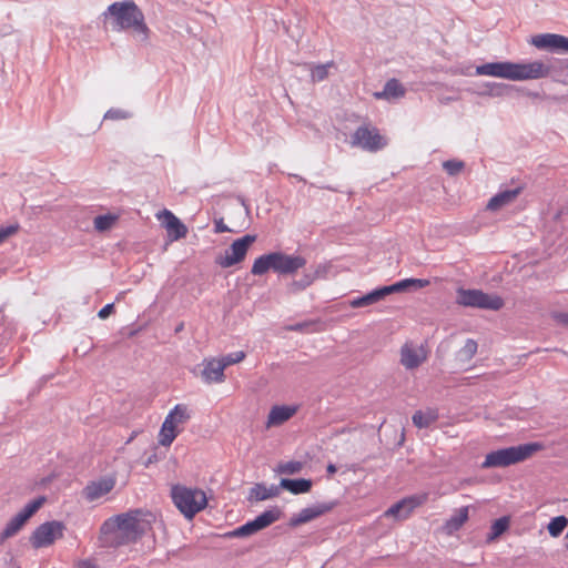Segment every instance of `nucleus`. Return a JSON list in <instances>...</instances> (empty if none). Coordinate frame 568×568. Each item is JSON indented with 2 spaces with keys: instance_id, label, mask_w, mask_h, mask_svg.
<instances>
[{
  "instance_id": "nucleus-1",
  "label": "nucleus",
  "mask_w": 568,
  "mask_h": 568,
  "mask_svg": "<svg viewBox=\"0 0 568 568\" xmlns=\"http://www.w3.org/2000/svg\"><path fill=\"white\" fill-rule=\"evenodd\" d=\"M105 24L115 32L130 31L136 42L149 44L151 30L142 10L133 0L111 3L102 13Z\"/></svg>"
},
{
  "instance_id": "nucleus-2",
  "label": "nucleus",
  "mask_w": 568,
  "mask_h": 568,
  "mask_svg": "<svg viewBox=\"0 0 568 568\" xmlns=\"http://www.w3.org/2000/svg\"><path fill=\"white\" fill-rule=\"evenodd\" d=\"M549 68L540 61L517 63L510 61L488 62L476 68L477 75H487L511 81L536 80L547 77Z\"/></svg>"
},
{
  "instance_id": "nucleus-3",
  "label": "nucleus",
  "mask_w": 568,
  "mask_h": 568,
  "mask_svg": "<svg viewBox=\"0 0 568 568\" xmlns=\"http://www.w3.org/2000/svg\"><path fill=\"white\" fill-rule=\"evenodd\" d=\"M305 265L306 258L302 255L273 251L256 257L253 262L251 273L254 276H262L273 271L278 276H288L295 274Z\"/></svg>"
},
{
  "instance_id": "nucleus-4",
  "label": "nucleus",
  "mask_w": 568,
  "mask_h": 568,
  "mask_svg": "<svg viewBox=\"0 0 568 568\" xmlns=\"http://www.w3.org/2000/svg\"><path fill=\"white\" fill-rule=\"evenodd\" d=\"M141 511H130L114 516L102 525L103 532H110L112 541L116 545L133 542L146 530L148 523L140 518Z\"/></svg>"
},
{
  "instance_id": "nucleus-5",
  "label": "nucleus",
  "mask_w": 568,
  "mask_h": 568,
  "mask_svg": "<svg viewBox=\"0 0 568 568\" xmlns=\"http://www.w3.org/2000/svg\"><path fill=\"white\" fill-rule=\"evenodd\" d=\"M542 449L540 443H526L518 446L493 450L485 456L481 468L508 467L524 462Z\"/></svg>"
},
{
  "instance_id": "nucleus-6",
  "label": "nucleus",
  "mask_w": 568,
  "mask_h": 568,
  "mask_svg": "<svg viewBox=\"0 0 568 568\" xmlns=\"http://www.w3.org/2000/svg\"><path fill=\"white\" fill-rule=\"evenodd\" d=\"M171 497L175 507L187 519H192L207 505L205 493L199 488L174 485L171 489Z\"/></svg>"
},
{
  "instance_id": "nucleus-7",
  "label": "nucleus",
  "mask_w": 568,
  "mask_h": 568,
  "mask_svg": "<svg viewBox=\"0 0 568 568\" xmlns=\"http://www.w3.org/2000/svg\"><path fill=\"white\" fill-rule=\"evenodd\" d=\"M388 144L379 130L367 123L358 126L351 136V145L368 152H377Z\"/></svg>"
},
{
  "instance_id": "nucleus-8",
  "label": "nucleus",
  "mask_w": 568,
  "mask_h": 568,
  "mask_svg": "<svg viewBox=\"0 0 568 568\" xmlns=\"http://www.w3.org/2000/svg\"><path fill=\"white\" fill-rule=\"evenodd\" d=\"M191 418L186 405L178 404L166 415L159 434V443L162 446H170L176 438L179 425L185 424Z\"/></svg>"
},
{
  "instance_id": "nucleus-9",
  "label": "nucleus",
  "mask_w": 568,
  "mask_h": 568,
  "mask_svg": "<svg viewBox=\"0 0 568 568\" xmlns=\"http://www.w3.org/2000/svg\"><path fill=\"white\" fill-rule=\"evenodd\" d=\"M457 303L467 307L498 311L504 306V301L496 294H487L480 290L457 291Z\"/></svg>"
},
{
  "instance_id": "nucleus-10",
  "label": "nucleus",
  "mask_w": 568,
  "mask_h": 568,
  "mask_svg": "<svg viewBox=\"0 0 568 568\" xmlns=\"http://www.w3.org/2000/svg\"><path fill=\"white\" fill-rule=\"evenodd\" d=\"M65 526L58 520L45 521L38 526L30 536L33 548L40 549L51 546L55 540L63 537Z\"/></svg>"
},
{
  "instance_id": "nucleus-11",
  "label": "nucleus",
  "mask_w": 568,
  "mask_h": 568,
  "mask_svg": "<svg viewBox=\"0 0 568 568\" xmlns=\"http://www.w3.org/2000/svg\"><path fill=\"white\" fill-rule=\"evenodd\" d=\"M282 516V511L278 507H272L261 515H258L255 519L247 521L246 524L235 528L234 530L229 532L230 537H247L256 534L257 531L268 527L273 523L277 521Z\"/></svg>"
},
{
  "instance_id": "nucleus-12",
  "label": "nucleus",
  "mask_w": 568,
  "mask_h": 568,
  "mask_svg": "<svg viewBox=\"0 0 568 568\" xmlns=\"http://www.w3.org/2000/svg\"><path fill=\"white\" fill-rule=\"evenodd\" d=\"M427 500L428 493L407 496L386 509L383 514V517L393 518L394 520L398 521L406 520L412 516L416 508L424 505Z\"/></svg>"
},
{
  "instance_id": "nucleus-13",
  "label": "nucleus",
  "mask_w": 568,
  "mask_h": 568,
  "mask_svg": "<svg viewBox=\"0 0 568 568\" xmlns=\"http://www.w3.org/2000/svg\"><path fill=\"white\" fill-rule=\"evenodd\" d=\"M256 241V236L246 234L241 239L235 240L231 246L225 250L223 255H219L215 263L223 268H229L235 264L241 263L250 248V246Z\"/></svg>"
},
{
  "instance_id": "nucleus-14",
  "label": "nucleus",
  "mask_w": 568,
  "mask_h": 568,
  "mask_svg": "<svg viewBox=\"0 0 568 568\" xmlns=\"http://www.w3.org/2000/svg\"><path fill=\"white\" fill-rule=\"evenodd\" d=\"M44 497H39L28 503L16 516H13L0 534V540L3 541L17 535L28 519L43 505Z\"/></svg>"
},
{
  "instance_id": "nucleus-15",
  "label": "nucleus",
  "mask_w": 568,
  "mask_h": 568,
  "mask_svg": "<svg viewBox=\"0 0 568 568\" xmlns=\"http://www.w3.org/2000/svg\"><path fill=\"white\" fill-rule=\"evenodd\" d=\"M427 359V351L423 345L405 343L400 348V364L406 369H415Z\"/></svg>"
},
{
  "instance_id": "nucleus-16",
  "label": "nucleus",
  "mask_w": 568,
  "mask_h": 568,
  "mask_svg": "<svg viewBox=\"0 0 568 568\" xmlns=\"http://www.w3.org/2000/svg\"><path fill=\"white\" fill-rule=\"evenodd\" d=\"M530 43L537 49H548L552 52H568V38L556 33L534 36Z\"/></svg>"
},
{
  "instance_id": "nucleus-17",
  "label": "nucleus",
  "mask_w": 568,
  "mask_h": 568,
  "mask_svg": "<svg viewBox=\"0 0 568 568\" xmlns=\"http://www.w3.org/2000/svg\"><path fill=\"white\" fill-rule=\"evenodd\" d=\"M156 217L166 229L171 241H178L186 236L187 227L170 210L164 209L156 214Z\"/></svg>"
},
{
  "instance_id": "nucleus-18",
  "label": "nucleus",
  "mask_w": 568,
  "mask_h": 568,
  "mask_svg": "<svg viewBox=\"0 0 568 568\" xmlns=\"http://www.w3.org/2000/svg\"><path fill=\"white\" fill-rule=\"evenodd\" d=\"M337 501L317 503L310 507L303 508L295 517L291 519L292 526H298L308 523L336 507Z\"/></svg>"
},
{
  "instance_id": "nucleus-19",
  "label": "nucleus",
  "mask_w": 568,
  "mask_h": 568,
  "mask_svg": "<svg viewBox=\"0 0 568 568\" xmlns=\"http://www.w3.org/2000/svg\"><path fill=\"white\" fill-rule=\"evenodd\" d=\"M115 486L113 477H102L90 481L82 490V496L88 501H94L109 494Z\"/></svg>"
},
{
  "instance_id": "nucleus-20",
  "label": "nucleus",
  "mask_w": 568,
  "mask_h": 568,
  "mask_svg": "<svg viewBox=\"0 0 568 568\" xmlns=\"http://www.w3.org/2000/svg\"><path fill=\"white\" fill-rule=\"evenodd\" d=\"M224 365L220 358L203 361L202 379L207 383H222L224 381Z\"/></svg>"
},
{
  "instance_id": "nucleus-21",
  "label": "nucleus",
  "mask_w": 568,
  "mask_h": 568,
  "mask_svg": "<svg viewBox=\"0 0 568 568\" xmlns=\"http://www.w3.org/2000/svg\"><path fill=\"white\" fill-rule=\"evenodd\" d=\"M429 284L428 280L423 278H405L402 281H398L392 285L382 286L385 296L393 294V293H399L408 290H419L423 287H426Z\"/></svg>"
},
{
  "instance_id": "nucleus-22",
  "label": "nucleus",
  "mask_w": 568,
  "mask_h": 568,
  "mask_svg": "<svg viewBox=\"0 0 568 568\" xmlns=\"http://www.w3.org/2000/svg\"><path fill=\"white\" fill-rule=\"evenodd\" d=\"M429 284L428 280L423 278H405L402 281H398L392 285L382 286L385 296L393 294V293H399L408 290H419L423 287H426Z\"/></svg>"
},
{
  "instance_id": "nucleus-23",
  "label": "nucleus",
  "mask_w": 568,
  "mask_h": 568,
  "mask_svg": "<svg viewBox=\"0 0 568 568\" xmlns=\"http://www.w3.org/2000/svg\"><path fill=\"white\" fill-rule=\"evenodd\" d=\"M297 408L295 406H273L268 413L266 427L278 426L288 420Z\"/></svg>"
},
{
  "instance_id": "nucleus-24",
  "label": "nucleus",
  "mask_w": 568,
  "mask_h": 568,
  "mask_svg": "<svg viewBox=\"0 0 568 568\" xmlns=\"http://www.w3.org/2000/svg\"><path fill=\"white\" fill-rule=\"evenodd\" d=\"M468 506L458 508L443 525V531L452 536L468 520Z\"/></svg>"
},
{
  "instance_id": "nucleus-25",
  "label": "nucleus",
  "mask_w": 568,
  "mask_h": 568,
  "mask_svg": "<svg viewBox=\"0 0 568 568\" xmlns=\"http://www.w3.org/2000/svg\"><path fill=\"white\" fill-rule=\"evenodd\" d=\"M405 95V88L397 79L388 80L383 91L375 92L374 97L378 100L398 99Z\"/></svg>"
},
{
  "instance_id": "nucleus-26",
  "label": "nucleus",
  "mask_w": 568,
  "mask_h": 568,
  "mask_svg": "<svg viewBox=\"0 0 568 568\" xmlns=\"http://www.w3.org/2000/svg\"><path fill=\"white\" fill-rule=\"evenodd\" d=\"M519 193L520 187L501 191L489 200L487 209L490 211H496L503 207L504 205L513 202L519 195Z\"/></svg>"
},
{
  "instance_id": "nucleus-27",
  "label": "nucleus",
  "mask_w": 568,
  "mask_h": 568,
  "mask_svg": "<svg viewBox=\"0 0 568 568\" xmlns=\"http://www.w3.org/2000/svg\"><path fill=\"white\" fill-rule=\"evenodd\" d=\"M280 488L281 487L276 485H271L270 487H267L264 484H256L254 487L251 488L248 499L262 501L276 497L280 494Z\"/></svg>"
},
{
  "instance_id": "nucleus-28",
  "label": "nucleus",
  "mask_w": 568,
  "mask_h": 568,
  "mask_svg": "<svg viewBox=\"0 0 568 568\" xmlns=\"http://www.w3.org/2000/svg\"><path fill=\"white\" fill-rule=\"evenodd\" d=\"M304 67L310 71L313 83L322 82L328 78L331 69L335 68L334 61L323 64L305 63Z\"/></svg>"
},
{
  "instance_id": "nucleus-29",
  "label": "nucleus",
  "mask_w": 568,
  "mask_h": 568,
  "mask_svg": "<svg viewBox=\"0 0 568 568\" xmlns=\"http://www.w3.org/2000/svg\"><path fill=\"white\" fill-rule=\"evenodd\" d=\"M385 297L386 296L384 294L383 287H377L363 296L353 298L349 302V305L354 308H359V307L373 305V304L382 301Z\"/></svg>"
},
{
  "instance_id": "nucleus-30",
  "label": "nucleus",
  "mask_w": 568,
  "mask_h": 568,
  "mask_svg": "<svg viewBox=\"0 0 568 568\" xmlns=\"http://www.w3.org/2000/svg\"><path fill=\"white\" fill-rule=\"evenodd\" d=\"M280 487L287 489L294 495L308 493L312 488V481L305 478L288 479L282 478Z\"/></svg>"
},
{
  "instance_id": "nucleus-31",
  "label": "nucleus",
  "mask_w": 568,
  "mask_h": 568,
  "mask_svg": "<svg viewBox=\"0 0 568 568\" xmlns=\"http://www.w3.org/2000/svg\"><path fill=\"white\" fill-rule=\"evenodd\" d=\"M438 418V414L435 410H416L412 417L413 424L418 428H427Z\"/></svg>"
},
{
  "instance_id": "nucleus-32",
  "label": "nucleus",
  "mask_w": 568,
  "mask_h": 568,
  "mask_svg": "<svg viewBox=\"0 0 568 568\" xmlns=\"http://www.w3.org/2000/svg\"><path fill=\"white\" fill-rule=\"evenodd\" d=\"M476 341L468 338L465 345L457 352L456 357L459 362L469 363L477 353Z\"/></svg>"
},
{
  "instance_id": "nucleus-33",
  "label": "nucleus",
  "mask_w": 568,
  "mask_h": 568,
  "mask_svg": "<svg viewBox=\"0 0 568 568\" xmlns=\"http://www.w3.org/2000/svg\"><path fill=\"white\" fill-rule=\"evenodd\" d=\"M509 527V519L508 517H500L497 520H495L490 527V532L487 536V541L491 542L496 538H498L500 535H503Z\"/></svg>"
},
{
  "instance_id": "nucleus-34",
  "label": "nucleus",
  "mask_w": 568,
  "mask_h": 568,
  "mask_svg": "<svg viewBox=\"0 0 568 568\" xmlns=\"http://www.w3.org/2000/svg\"><path fill=\"white\" fill-rule=\"evenodd\" d=\"M316 274L313 273H304L303 276L300 280L293 281L288 285V291L291 293H297L305 288H307L312 283L315 281Z\"/></svg>"
},
{
  "instance_id": "nucleus-35",
  "label": "nucleus",
  "mask_w": 568,
  "mask_h": 568,
  "mask_svg": "<svg viewBox=\"0 0 568 568\" xmlns=\"http://www.w3.org/2000/svg\"><path fill=\"white\" fill-rule=\"evenodd\" d=\"M568 526V518L564 515L554 517L548 526V532L551 537H558L564 531V529Z\"/></svg>"
},
{
  "instance_id": "nucleus-36",
  "label": "nucleus",
  "mask_w": 568,
  "mask_h": 568,
  "mask_svg": "<svg viewBox=\"0 0 568 568\" xmlns=\"http://www.w3.org/2000/svg\"><path fill=\"white\" fill-rule=\"evenodd\" d=\"M116 221V216L112 214L98 215L94 217V229L99 232L110 230Z\"/></svg>"
},
{
  "instance_id": "nucleus-37",
  "label": "nucleus",
  "mask_w": 568,
  "mask_h": 568,
  "mask_svg": "<svg viewBox=\"0 0 568 568\" xmlns=\"http://www.w3.org/2000/svg\"><path fill=\"white\" fill-rule=\"evenodd\" d=\"M303 469V463L298 460H290L286 463H281L277 466V473L285 475H294L298 474Z\"/></svg>"
},
{
  "instance_id": "nucleus-38",
  "label": "nucleus",
  "mask_w": 568,
  "mask_h": 568,
  "mask_svg": "<svg viewBox=\"0 0 568 568\" xmlns=\"http://www.w3.org/2000/svg\"><path fill=\"white\" fill-rule=\"evenodd\" d=\"M443 168L449 175H457L459 174L463 169L465 168V163L459 160H447L443 163Z\"/></svg>"
},
{
  "instance_id": "nucleus-39",
  "label": "nucleus",
  "mask_w": 568,
  "mask_h": 568,
  "mask_svg": "<svg viewBox=\"0 0 568 568\" xmlns=\"http://www.w3.org/2000/svg\"><path fill=\"white\" fill-rule=\"evenodd\" d=\"M245 358V353L243 351L230 353L225 356H222L220 359L224 367L226 368L230 365L237 364Z\"/></svg>"
},
{
  "instance_id": "nucleus-40",
  "label": "nucleus",
  "mask_w": 568,
  "mask_h": 568,
  "mask_svg": "<svg viewBox=\"0 0 568 568\" xmlns=\"http://www.w3.org/2000/svg\"><path fill=\"white\" fill-rule=\"evenodd\" d=\"M131 118V113L122 109H109L105 114V120H124Z\"/></svg>"
},
{
  "instance_id": "nucleus-41",
  "label": "nucleus",
  "mask_w": 568,
  "mask_h": 568,
  "mask_svg": "<svg viewBox=\"0 0 568 568\" xmlns=\"http://www.w3.org/2000/svg\"><path fill=\"white\" fill-rule=\"evenodd\" d=\"M18 230V226L9 225L0 227V243H2L10 235L14 234Z\"/></svg>"
},
{
  "instance_id": "nucleus-42",
  "label": "nucleus",
  "mask_w": 568,
  "mask_h": 568,
  "mask_svg": "<svg viewBox=\"0 0 568 568\" xmlns=\"http://www.w3.org/2000/svg\"><path fill=\"white\" fill-rule=\"evenodd\" d=\"M488 87L491 90V94L496 97H500L504 94L505 90L508 88L507 84L504 83H488Z\"/></svg>"
},
{
  "instance_id": "nucleus-43",
  "label": "nucleus",
  "mask_w": 568,
  "mask_h": 568,
  "mask_svg": "<svg viewBox=\"0 0 568 568\" xmlns=\"http://www.w3.org/2000/svg\"><path fill=\"white\" fill-rule=\"evenodd\" d=\"M552 318L565 326H568V312H555L552 313Z\"/></svg>"
},
{
  "instance_id": "nucleus-44",
  "label": "nucleus",
  "mask_w": 568,
  "mask_h": 568,
  "mask_svg": "<svg viewBox=\"0 0 568 568\" xmlns=\"http://www.w3.org/2000/svg\"><path fill=\"white\" fill-rule=\"evenodd\" d=\"M311 326L310 323L307 322H304V323H296L294 325H290L287 326V329L288 331H292V332H307V327Z\"/></svg>"
},
{
  "instance_id": "nucleus-45",
  "label": "nucleus",
  "mask_w": 568,
  "mask_h": 568,
  "mask_svg": "<svg viewBox=\"0 0 568 568\" xmlns=\"http://www.w3.org/2000/svg\"><path fill=\"white\" fill-rule=\"evenodd\" d=\"M230 231L231 230L229 229V226L226 224H224L223 219L215 221V223H214V232L215 233H225V232H230Z\"/></svg>"
},
{
  "instance_id": "nucleus-46",
  "label": "nucleus",
  "mask_w": 568,
  "mask_h": 568,
  "mask_svg": "<svg viewBox=\"0 0 568 568\" xmlns=\"http://www.w3.org/2000/svg\"><path fill=\"white\" fill-rule=\"evenodd\" d=\"M113 304H106L104 305L98 313V316L101 318V320H105L113 311Z\"/></svg>"
},
{
  "instance_id": "nucleus-47",
  "label": "nucleus",
  "mask_w": 568,
  "mask_h": 568,
  "mask_svg": "<svg viewBox=\"0 0 568 568\" xmlns=\"http://www.w3.org/2000/svg\"><path fill=\"white\" fill-rule=\"evenodd\" d=\"M79 568H95V565L91 560H81L78 564Z\"/></svg>"
},
{
  "instance_id": "nucleus-48",
  "label": "nucleus",
  "mask_w": 568,
  "mask_h": 568,
  "mask_svg": "<svg viewBox=\"0 0 568 568\" xmlns=\"http://www.w3.org/2000/svg\"><path fill=\"white\" fill-rule=\"evenodd\" d=\"M336 470H337V468H336V466H335L334 464H328V465H327V473H328L329 475L335 474V473H336Z\"/></svg>"
},
{
  "instance_id": "nucleus-49",
  "label": "nucleus",
  "mask_w": 568,
  "mask_h": 568,
  "mask_svg": "<svg viewBox=\"0 0 568 568\" xmlns=\"http://www.w3.org/2000/svg\"><path fill=\"white\" fill-rule=\"evenodd\" d=\"M566 539L568 540V530H567V534H566Z\"/></svg>"
}]
</instances>
